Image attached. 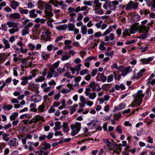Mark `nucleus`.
Returning a JSON list of instances; mask_svg holds the SVG:
<instances>
[{
  "instance_id": "64",
  "label": "nucleus",
  "mask_w": 155,
  "mask_h": 155,
  "mask_svg": "<svg viewBox=\"0 0 155 155\" xmlns=\"http://www.w3.org/2000/svg\"><path fill=\"white\" fill-rule=\"evenodd\" d=\"M93 35L96 38H98L102 36L103 34L101 31H98L95 33Z\"/></svg>"
},
{
  "instance_id": "41",
  "label": "nucleus",
  "mask_w": 155,
  "mask_h": 155,
  "mask_svg": "<svg viewBox=\"0 0 155 155\" xmlns=\"http://www.w3.org/2000/svg\"><path fill=\"white\" fill-rule=\"evenodd\" d=\"M19 12L22 14H27L28 12V10L27 9H24L21 7H20L19 8Z\"/></svg>"
},
{
  "instance_id": "52",
  "label": "nucleus",
  "mask_w": 155,
  "mask_h": 155,
  "mask_svg": "<svg viewBox=\"0 0 155 155\" xmlns=\"http://www.w3.org/2000/svg\"><path fill=\"white\" fill-rule=\"evenodd\" d=\"M152 60V59L151 58H149L147 59H141L140 60V61L143 63L145 64L151 61Z\"/></svg>"
},
{
  "instance_id": "11",
  "label": "nucleus",
  "mask_w": 155,
  "mask_h": 155,
  "mask_svg": "<svg viewBox=\"0 0 155 155\" xmlns=\"http://www.w3.org/2000/svg\"><path fill=\"white\" fill-rule=\"evenodd\" d=\"M8 144L9 146L13 147L17 146L18 144L17 139L14 137L11 138L8 140Z\"/></svg>"
},
{
  "instance_id": "9",
  "label": "nucleus",
  "mask_w": 155,
  "mask_h": 155,
  "mask_svg": "<svg viewBox=\"0 0 155 155\" xmlns=\"http://www.w3.org/2000/svg\"><path fill=\"white\" fill-rule=\"evenodd\" d=\"M103 8L107 10L109 8L110 10H114L116 8V6H115L111 2L107 1L104 4Z\"/></svg>"
},
{
  "instance_id": "30",
  "label": "nucleus",
  "mask_w": 155,
  "mask_h": 155,
  "mask_svg": "<svg viewBox=\"0 0 155 155\" xmlns=\"http://www.w3.org/2000/svg\"><path fill=\"white\" fill-rule=\"evenodd\" d=\"M114 39V35L113 33H110L108 36L105 37V41H108L110 40H113Z\"/></svg>"
},
{
  "instance_id": "25",
  "label": "nucleus",
  "mask_w": 155,
  "mask_h": 155,
  "mask_svg": "<svg viewBox=\"0 0 155 155\" xmlns=\"http://www.w3.org/2000/svg\"><path fill=\"white\" fill-rule=\"evenodd\" d=\"M43 147L41 148V149L44 150H46L49 149L51 147V145L48 143L45 142L42 143Z\"/></svg>"
},
{
  "instance_id": "23",
  "label": "nucleus",
  "mask_w": 155,
  "mask_h": 155,
  "mask_svg": "<svg viewBox=\"0 0 155 155\" xmlns=\"http://www.w3.org/2000/svg\"><path fill=\"white\" fill-rule=\"evenodd\" d=\"M9 17L11 18L12 19H18L21 18L20 15L17 13L10 14Z\"/></svg>"
},
{
  "instance_id": "2",
  "label": "nucleus",
  "mask_w": 155,
  "mask_h": 155,
  "mask_svg": "<svg viewBox=\"0 0 155 155\" xmlns=\"http://www.w3.org/2000/svg\"><path fill=\"white\" fill-rule=\"evenodd\" d=\"M22 24L23 25H25L21 31V35L24 36L28 34L29 28L33 25V24L31 22H29L28 19H25L23 22Z\"/></svg>"
},
{
  "instance_id": "19",
  "label": "nucleus",
  "mask_w": 155,
  "mask_h": 155,
  "mask_svg": "<svg viewBox=\"0 0 155 155\" xmlns=\"http://www.w3.org/2000/svg\"><path fill=\"white\" fill-rule=\"evenodd\" d=\"M41 56L42 59L45 60H47L49 58L50 56L49 54L45 51H41Z\"/></svg>"
},
{
  "instance_id": "55",
  "label": "nucleus",
  "mask_w": 155,
  "mask_h": 155,
  "mask_svg": "<svg viewBox=\"0 0 155 155\" xmlns=\"http://www.w3.org/2000/svg\"><path fill=\"white\" fill-rule=\"evenodd\" d=\"M29 60V58L28 57L24 58L21 59V62L25 64H28V61Z\"/></svg>"
},
{
  "instance_id": "40",
  "label": "nucleus",
  "mask_w": 155,
  "mask_h": 155,
  "mask_svg": "<svg viewBox=\"0 0 155 155\" xmlns=\"http://www.w3.org/2000/svg\"><path fill=\"white\" fill-rule=\"evenodd\" d=\"M46 21L44 19L40 18H36L35 20L34 21L37 23H40L41 24H44Z\"/></svg>"
},
{
  "instance_id": "54",
  "label": "nucleus",
  "mask_w": 155,
  "mask_h": 155,
  "mask_svg": "<svg viewBox=\"0 0 155 155\" xmlns=\"http://www.w3.org/2000/svg\"><path fill=\"white\" fill-rule=\"evenodd\" d=\"M64 2L63 1H61L60 2L58 1H56V3L58 4L59 6H61V8H63L64 6L67 7L66 5H64L63 4Z\"/></svg>"
},
{
  "instance_id": "42",
  "label": "nucleus",
  "mask_w": 155,
  "mask_h": 155,
  "mask_svg": "<svg viewBox=\"0 0 155 155\" xmlns=\"http://www.w3.org/2000/svg\"><path fill=\"white\" fill-rule=\"evenodd\" d=\"M18 113L17 112H15L10 116V119L12 120H14L18 117Z\"/></svg>"
},
{
  "instance_id": "4",
  "label": "nucleus",
  "mask_w": 155,
  "mask_h": 155,
  "mask_svg": "<svg viewBox=\"0 0 155 155\" xmlns=\"http://www.w3.org/2000/svg\"><path fill=\"white\" fill-rule=\"evenodd\" d=\"M81 127V123L76 122L75 124H72L71 126V128L72 130L71 134L72 136H74L78 134L80 130Z\"/></svg>"
},
{
  "instance_id": "61",
  "label": "nucleus",
  "mask_w": 155,
  "mask_h": 155,
  "mask_svg": "<svg viewBox=\"0 0 155 155\" xmlns=\"http://www.w3.org/2000/svg\"><path fill=\"white\" fill-rule=\"evenodd\" d=\"M112 31V29L110 28L107 29L103 34V36H104L108 34L111 31Z\"/></svg>"
},
{
  "instance_id": "50",
  "label": "nucleus",
  "mask_w": 155,
  "mask_h": 155,
  "mask_svg": "<svg viewBox=\"0 0 155 155\" xmlns=\"http://www.w3.org/2000/svg\"><path fill=\"white\" fill-rule=\"evenodd\" d=\"M122 126L120 125H119L117 128L116 131L119 134H121L122 132Z\"/></svg>"
},
{
  "instance_id": "58",
  "label": "nucleus",
  "mask_w": 155,
  "mask_h": 155,
  "mask_svg": "<svg viewBox=\"0 0 155 155\" xmlns=\"http://www.w3.org/2000/svg\"><path fill=\"white\" fill-rule=\"evenodd\" d=\"M22 81L21 82V84L22 85H25L28 83L27 81L24 77L20 79Z\"/></svg>"
},
{
  "instance_id": "31",
  "label": "nucleus",
  "mask_w": 155,
  "mask_h": 155,
  "mask_svg": "<svg viewBox=\"0 0 155 155\" xmlns=\"http://www.w3.org/2000/svg\"><path fill=\"white\" fill-rule=\"evenodd\" d=\"M2 41L5 45L4 48L5 49L9 48H10V44L8 41L5 38L3 39Z\"/></svg>"
},
{
  "instance_id": "47",
  "label": "nucleus",
  "mask_w": 155,
  "mask_h": 155,
  "mask_svg": "<svg viewBox=\"0 0 155 155\" xmlns=\"http://www.w3.org/2000/svg\"><path fill=\"white\" fill-rule=\"evenodd\" d=\"M150 12L149 10L146 9H143L140 11L141 14H144L145 15H146L148 14H150Z\"/></svg>"
},
{
  "instance_id": "39",
  "label": "nucleus",
  "mask_w": 155,
  "mask_h": 155,
  "mask_svg": "<svg viewBox=\"0 0 155 155\" xmlns=\"http://www.w3.org/2000/svg\"><path fill=\"white\" fill-rule=\"evenodd\" d=\"M45 3L41 0H38V3L37 5L39 8H43L44 6H45Z\"/></svg>"
},
{
  "instance_id": "17",
  "label": "nucleus",
  "mask_w": 155,
  "mask_h": 155,
  "mask_svg": "<svg viewBox=\"0 0 155 155\" xmlns=\"http://www.w3.org/2000/svg\"><path fill=\"white\" fill-rule=\"evenodd\" d=\"M145 71V70L144 69H143L137 73L135 72L134 75V78L136 79H138L143 75Z\"/></svg>"
},
{
  "instance_id": "35",
  "label": "nucleus",
  "mask_w": 155,
  "mask_h": 155,
  "mask_svg": "<svg viewBox=\"0 0 155 155\" xmlns=\"http://www.w3.org/2000/svg\"><path fill=\"white\" fill-rule=\"evenodd\" d=\"M78 104H75L73 106L69 107V108L71 110L70 113L71 114H72L76 110V108L78 107Z\"/></svg>"
},
{
  "instance_id": "36",
  "label": "nucleus",
  "mask_w": 155,
  "mask_h": 155,
  "mask_svg": "<svg viewBox=\"0 0 155 155\" xmlns=\"http://www.w3.org/2000/svg\"><path fill=\"white\" fill-rule=\"evenodd\" d=\"M9 134L5 133L2 134V139L5 142L8 141L9 139L8 137L10 136Z\"/></svg>"
},
{
  "instance_id": "53",
  "label": "nucleus",
  "mask_w": 155,
  "mask_h": 155,
  "mask_svg": "<svg viewBox=\"0 0 155 155\" xmlns=\"http://www.w3.org/2000/svg\"><path fill=\"white\" fill-rule=\"evenodd\" d=\"M47 137V136L45 134L41 135L39 137L38 140L39 141H42L45 140Z\"/></svg>"
},
{
  "instance_id": "8",
  "label": "nucleus",
  "mask_w": 155,
  "mask_h": 155,
  "mask_svg": "<svg viewBox=\"0 0 155 155\" xmlns=\"http://www.w3.org/2000/svg\"><path fill=\"white\" fill-rule=\"evenodd\" d=\"M139 3L137 2L134 3L131 1H130L126 6L125 10H129L132 8L133 9H136L137 8Z\"/></svg>"
},
{
  "instance_id": "28",
  "label": "nucleus",
  "mask_w": 155,
  "mask_h": 155,
  "mask_svg": "<svg viewBox=\"0 0 155 155\" xmlns=\"http://www.w3.org/2000/svg\"><path fill=\"white\" fill-rule=\"evenodd\" d=\"M64 54L62 55L61 60L62 61L67 60L69 59L71 57L70 55L68 54V53L64 52Z\"/></svg>"
},
{
  "instance_id": "60",
  "label": "nucleus",
  "mask_w": 155,
  "mask_h": 155,
  "mask_svg": "<svg viewBox=\"0 0 155 155\" xmlns=\"http://www.w3.org/2000/svg\"><path fill=\"white\" fill-rule=\"evenodd\" d=\"M32 75L33 77L35 76L37 74L39 73V71L37 69L33 70L32 71Z\"/></svg>"
},
{
  "instance_id": "6",
  "label": "nucleus",
  "mask_w": 155,
  "mask_h": 155,
  "mask_svg": "<svg viewBox=\"0 0 155 155\" xmlns=\"http://www.w3.org/2000/svg\"><path fill=\"white\" fill-rule=\"evenodd\" d=\"M51 33L49 29H47L43 32L41 34V38L43 40L45 41H51Z\"/></svg>"
},
{
  "instance_id": "33",
  "label": "nucleus",
  "mask_w": 155,
  "mask_h": 155,
  "mask_svg": "<svg viewBox=\"0 0 155 155\" xmlns=\"http://www.w3.org/2000/svg\"><path fill=\"white\" fill-rule=\"evenodd\" d=\"M45 105L44 103L40 105L38 108V111L39 112L41 113L45 111Z\"/></svg>"
},
{
  "instance_id": "44",
  "label": "nucleus",
  "mask_w": 155,
  "mask_h": 155,
  "mask_svg": "<svg viewBox=\"0 0 155 155\" xmlns=\"http://www.w3.org/2000/svg\"><path fill=\"white\" fill-rule=\"evenodd\" d=\"M105 43L104 41H101V43L99 48L101 51H104L106 49V47L104 46Z\"/></svg>"
},
{
  "instance_id": "43",
  "label": "nucleus",
  "mask_w": 155,
  "mask_h": 155,
  "mask_svg": "<svg viewBox=\"0 0 155 155\" xmlns=\"http://www.w3.org/2000/svg\"><path fill=\"white\" fill-rule=\"evenodd\" d=\"M45 17L49 18L53 16V14L51 11H45Z\"/></svg>"
},
{
  "instance_id": "27",
  "label": "nucleus",
  "mask_w": 155,
  "mask_h": 155,
  "mask_svg": "<svg viewBox=\"0 0 155 155\" xmlns=\"http://www.w3.org/2000/svg\"><path fill=\"white\" fill-rule=\"evenodd\" d=\"M35 9L32 10L30 11L29 12V16L30 18H36L38 16V15L35 13Z\"/></svg>"
},
{
  "instance_id": "56",
  "label": "nucleus",
  "mask_w": 155,
  "mask_h": 155,
  "mask_svg": "<svg viewBox=\"0 0 155 155\" xmlns=\"http://www.w3.org/2000/svg\"><path fill=\"white\" fill-rule=\"evenodd\" d=\"M111 86V85L110 84H105L102 85V87L104 90H107Z\"/></svg>"
},
{
  "instance_id": "18",
  "label": "nucleus",
  "mask_w": 155,
  "mask_h": 155,
  "mask_svg": "<svg viewBox=\"0 0 155 155\" xmlns=\"http://www.w3.org/2000/svg\"><path fill=\"white\" fill-rule=\"evenodd\" d=\"M132 70L130 66H128L123 69L121 71L122 76H125Z\"/></svg>"
},
{
  "instance_id": "3",
  "label": "nucleus",
  "mask_w": 155,
  "mask_h": 155,
  "mask_svg": "<svg viewBox=\"0 0 155 155\" xmlns=\"http://www.w3.org/2000/svg\"><path fill=\"white\" fill-rule=\"evenodd\" d=\"M6 25L9 28H12L9 30V32L11 34H13L15 32L19 31V29L18 26V23L14 22L12 21H8L6 23Z\"/></svg>"
},
{
  "instance_id": "46",
  "label": "nucleus",
  "mask_w": 155,
  "mask_h": 155,
  "mask_svg": "<svg viewBox=\"0 0 155 155\" xmlns=\"http://www.w3.org/2000/svg\"><path fill=\"white\" fill-rule=\"evenodd\" d=\"M12 106L11 104L5 105L3 107V108L6 110H9L12 108Z\"/></svg>"
},
{
  "instance_id": "22",
  "label": "nucleus",
  "mask_w": 155,
  "mask_h": 155,
  "mask_svg": "<svg viewBox=\"0 0 155 155\" xmlns=\"http://www.w3.org/2000/svg\"><path fill=\"white\" fill-rule=\"evenodd\" d=\"M19 3L15 1H12L10 2V5L14 9H15L19 5Z\"/></svg>"
},
{
  "instance_id": "62",
  "label": "nucleus",
  "mask_w": 155,
  "mask_h": 155,
  "mask_svg": "<svg viewBox=\"0 0 155 155\" xmlns=\"http://www.w3.org/2000/svg\"><path fill=\"white\" fill-rule=\"evenodd\" d=\"M52 6L48 3H45V8L46 10H49L52 8Z\"/></svg>"
},
{
  "instance_id": "34",
  "label": "nucleus",
  "mask_w": 155,
  "mask_h": 155,
  "mask_svg": "<svg viewBox=\"0 0 155 155\" xmlns=\"http://www.w3.org/2000/svg\"><path fill=\"white\" fill-rule=\"evenodd\" d=\"M67 28V25L66 24H64L62 25H60L57 26L56 29L59 31L66 30Z\"/></svg>"
},
{
  "instance_id": "63",
  "label": "nucleus",
  "mask_w": 155,
  "mask_h": 155,
  "mask_svg": "<svg viewBox=\"0 0 155 155\" xmlns=\"http://www.w3.org/2000/svg\"><path fill=\"white\" fill-rule=\"evenodd\" d=\"M83 17V15L81 13H79L78 15L77 20L78 21H81L82 20Z\"/></svg>"
},
{
  "instance_id": "14",
  "label": "nucleus",
  "mask_w": 155,
  "mask_h": 155,
  "mask_svg": "<svg viewBox=\"0 0 155 155\" xmlns=\"http://www.w3.org/2000/svg\"><path fill=\"white\" fill-rule=\"evenodd\" d=\"M87 87L88 88H91L93 91H95L97 87H99V85L98 84L95 83L94 81H92L90 83Z\"/></svg>"
},
{
  "instance_id": "57",
  "label": "nucleus",
  "mask_w": 155,
  "mask_h": 155,
  "mask_svg": "<svg viewBox=\"0 0 155 155\" xmlns=\"http://www.w3.org/2000/svg\"><path fill=\"white\" fill-rule=\"evenodd\" d=\"M89 72L86 69L80 71V74L81 75H83L84 74H88Z\"/></svg>"
},
{
  "instance_id": "5",
  "label": "nucleus",
  "mask_w": 155,
  "mask_h": 155,
  "mask_svg": "<svg viewBox=\"0 0 155 155\" xmlns=\"http://www.w3.org/2000/svg\"><path fill=\"white\" fill-rule=\"evenodd\" d=\"M139 26L144 27V28L143 30H141L142 31H141V32H140V31H138L140 33L143 32V34L139 36L138 38H139L142 39L147 38L149 36L148 32V30L150 29L148 27H147L146 26L143 25H141Z\"/></svg>"
},
{
  "instance_id": "21",
  "label": "nucleus",
  "mask_w": 155,
  "mask_h": 155,
  "mask_svg": "<svg viewBox=\"0 0 155 155\" xmlns=\"http://www.w3.org/2000/svg\"><path fill=\"white\" fill-rule=\"evenodd\" d=\"M34 119L35 123H37L38 122H39L41 121H42V122H44L45 121V119L42 116L39 115L35 116L34 117Z\"/></svg>"
},
{
  "instance_id": "29",
  "label": "nucleus",
  "mask_w": 155,
  "mask_h": 155,
  "mask_svg": "<svg viewBox=\"0 0 155 155\" xmlns=\"http://www.w3.org/2000/svg\"><path fill=\"white\" fill-rule=\"evenodd\" d=\"M103 140L104 142L107 144L106 146L104 147V148L108 151L110 148V146L111 143L107 139H104Z\"/></svg>"
},
{
  "instance_id": "37",
  "label": "nucleus",
  "mask_w": 155,
  "mask_h": 155,
  "mask_svg": "<svg viewBox=\"0 0 155 155\" xmlns=\"http://www.w3.org/2000/svg\"><path fill=\"white\" fill-rule=\"evenodd\" d=\"M93 3L95 5L94 8H101L102 3L99 2V0H94Z\"/></svg>"
},
{
  "instance_id": "48",
  "label": "nucleus",
  "mask_w": 155,
  "mask_h": 155,
  "mask_svg": "<svg viewBox=\"0 0 155 155\" xmlns=\"http://www.w3.org/2000/svg\"><path fill=\"white\" fill-rule=\"evenodd\" d=\"M100 77L101 81L103 82H105L107 80V77L104 76V73H101L100 74Z\"/></svg>"
},
{
  "instance_id": "10",
  "label": "nucleus",
  "mask_w": 155,
  "mask_h": 155,
  "mask_svg": "<svg viewBox=\"0 0 155 155\" xmlns=\"http://www.w3.org/2000/svg\"><path fill=\"white\" fill-rule=\"evenodd\" d=\"M144 94L143 93V91L142 90L138 91L137 93L134 95L133 96L137 100L140 101H141L142 102V99L144 97Z\"/></svg>"
},
{
  "instance_id": "51",
  "label": "nucleus",
  "mask_w": 155,
  "mask_h": 155,
  "mask_svg": "<svg viewBox=\"0 0 155 155\" xmlns=\"http://www.w3.org/2000/svg\"><path fill=\"white\" fill-rule=\"evenodd\" d=\"M45 79V78L44 76H41L40 77H38V78L35 80L36 82H41Z\"/></svg>"
},
{
  "instance_id": "24",
  "label": "nucleus",
  "mask_w": 155,
  "mask_h": 155,
  "mask_svg": "<svg viewBox=\"0 0 155 155\" xmlns=\"http://www.w3.org/2000/svg\"><path fill=\"white\" fill-rule=\"evenodd\" d=\"M30 86L28 87L29 89L32 91L34 92L35 94H38L39 93V91L37 89L35 85H33V86Z\"/></svg>"
},
{
  "instance_id": "12",
  "label": "nucleus",
  "mask_w": 155,
  "mask_h": 155,
  "mask_svg": "<svg viewBox=\"0 0 155 155\" xmlns=\"http://www.w3.org/2000/svg\"><path fill=\"white\" fill-rule=\"evenodd\" d=\"M28 150L30 151H33L34 150V147H37L39 145V143L38 142H37L35 143L29 142L28 143Z\"/></svg>"
},
{
  "instance_id": "26",
  "label": "nucleus",
  "mask_w": 155,
  "mask_h": 155,
  "mask_svg": "<svg viewBox=\"0 0 155 155\" xmlns=\"http://www.w3.org/2000/svg\"><path fill=\"white\" fill-rule=\"evenodd\" d=\"M94 10L95 13L97 15H102L104 13L103 11L101 8H94Z\"/></svg>"
},
{
  "instance_id": "45",
  "label": "nucleus",
  "mask_w": 155,
  "mask_h": 155,
  "mask_svg": "<svg viewBox=\"0 0 155 155\" xmlns=\"http://www.w3.org/2000/svg\"><path fill=\"white\" fill-rule=\"evenodd\" d=\"M67 27L68 28V30L69 31H74L75 28V25L73 24H69Z\"/></svg>"
},
{
  "instance_id": "38",
  "label": "nucleus",
  "mask_w": 155,
  "mask_h": 155,
  "mask_svg": "<svg viewBox=\"0 0 155 155\" xmlns=\"http://www.w3.org/2000/svg\"><path fill=\"white\" fill-rule=\"evenodd\" d=\"M62 126L63 127V130L64 132H67L69 130L68 127V124L67 123H63Z\"/></svg>"
},
{
  "instance_id": "20",
  "label": "nucleus",
  "mask_w": 155,
  "mask_h": 155,
  "mask_svg": "<svg viewBox=\"0 0 155 155\" xmlns=\"http://www.w3.org/2000/svg\"><path fill=\"white\" fill-rule=\"evenodd\" d=\"M141 103V101H139L134 98V100L132 102L131 104L129 106V107L131 106L132 107H135L136 105L139 106Z\"/></svg>"
},
{
  "instance_id": "32",
  "label": "nucleus",
  "mask_w": 155,
  "mask_h": 155,
  "mask_svg": "<svg viewBox=\"0 0 155 155\" xmlns=\"http://www.w3.org/2000/svg\"><path fill=\"white\" fill-rule=\"evenodd\" d=\"M87 28L85 25H83L81 27V33L83 35H86L87 32Z\"/></svg>"
},
{
  "instance_id": "7",
  "label": "nucleus",
  "mask_w": 155,
  "mask_h": 155,
  "mask_svg": "<svg viewBox=\"0 0 155 155\" xmlns=\"http://www.w3.org/2000/svg\"><path fill=\"white\" fill-rule=\"evenodd\" d=\"M91 89L90 88L87 87L85 88V95L88 96L91 99L93 100L96 97V93L95 92L90 93Z\"/></svg>"
},
{
  "instance_id": "1",
  "label": "nucleus",
  "mask_w": 155,
  "mask_h": 155,
  "mask_svg": "<svg viewBox=\"0 0 155 155\" xmlns=\"http://www.w3.org/2000/svg\"><path fill=\"white\" fill-rule=\"evenodd\" d=\"M144 27L138 26L137 24H134L130 27V29L126 28L123 30V35L124 38L126 35L130 36V34H134L135 31H139L141 32V30L143 29Z\"/></svg>"
},
{
  "instance_id": "13",
  "label": "nucleus",
  "mask_w": 155,
  "mask_h": 155,
  "mask_svg": "<svg viewBox=\"0 0 155 155\" xmlns=\"http://www.w3.org/2000/svg\"><path fill=\"white\" fill-rule=\"evenodd\" d=\"M120 147L119 145H117L116 146H115V147L114 148L112 149L110 148L108 151L112 153H115L117 154H119L121 152L122 149V148Z\"/></svg>"
},
{
  "instance_id": "15",
  "label": "nucleus",
  "mask_w": 155,
  "mask_h": 155,
  "mask_svg": "<svg viewBox=\"0 0 155 155\" xmlns=\"http://www.w3.org/2000/svg\"><path fill=\"white\" fill-rule=\"evenodd\" d=\"M31 98L33 101L37 103L41 100V97L39 95H34L31 97Z\"/></svg>"
},
{
  "instance_id": "59",
  "label": "nucleus",
  "mask_w": 155,
  "mask_h": 155,
  "mask_svg": "<svg viewBox=\"0 0 155 155\" xmlns=\"http://www.w3.org/2000/svg\"><path fill=\"white\" fill-rule=\"evenodd\" d=\"M68 10L69 12L68 13V14L75 13L74 12H75L74 8L73 7H70L68 8Z\"/></svg>"
},
{
  "instance_id": "16",
  "label": "nucleus",
  "mask_w": 155,
  "mask_h": 155,
  "mask_svg": "<svg viewBox=\"0 0 155 155\" xmlns=\"http://www.w3.org/2000/svg\"><path fill=\"white\" fill-rule=\"evenodd\" d=\"M55 71L54 68H50L48 73L47 78H51L53 77V75L55 74Z\"/></svg>"
},
{
  "instance_id": "49",
  "label": "nucleus",
  "mask_w": 155,
  "mask_h": 155,
  "mask_svg": "<svg viewBox=\"0 0 155 155\" xmlns=\"http://www.w3.org/2000/svg\"><path fill=\"white\" fill-rule=\"evenodd\" d=\"M93 2L91 1H83V4L84 5H87L89 6H91L93 5Z\"/></svg>"
}]
</instances>
